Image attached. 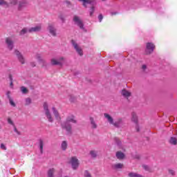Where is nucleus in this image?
Segmentation results:
<instances>
[{
    "label": "nucleus",
    "mask_w": 177,
    "mask_h": 177,
    "mask_svg": "<svg viewBox=\"0 0 177 177\" xmlns=\"http://www.w3.org/2000/svg\"><path fill=\"white\" fill-rule=\"evenodd\" d=\"M70 122H73V124H75L77 122L75 117L73 115H69L67 117L66 122L62 124V127L63 129H66L68 133H71V124Z\"/></svg>",
    "instance_id": "f257e3e1"
},
{
    "label": "nucleus",
    "mask_w": 177,
    "mask_h": 177,
    "mask_svg": "<svg viewBox=\"0 0 177 177\" xmlns=\"http://www.w3.org/2000/svg\"><path fill=\"white\" fill-rule=\"evenodd\" d=\"M44 112V114L48 121V122H53V117H52V113H50V111H49V106H48V103L44 102L43 104Z\"/></svg>",
    "instance_id": "f03ea898"
},
{
    "label": "nucleus",
    "mask_w": 177,
    "mask_h": 177,
    "mask_svg": "<svg viewBox=\"0 0 177 177\" xmlns=\"http://www.w3.org/2000/svg\"><path fill=\"white\" fill-rule=\"evenodd\" d=\"M39 31H41V25L32 27L29 29L24 28L21 30L20 35H24V34H26V32H38Z\"/></svg>",
    "instance_id": "7ed1b4c3"
},
{
    "label": "nucleus",
    "mask_w": 177,
    "mask_h": 177,
    "mask_svg": "<svg viewBox=\"0 0 177 177\" xmlns=\"http://www.w3.org/2000/svg\"><path fill=\"white\" fill-rule=\"evenodd\" d=\"M69 164H71L73 169H77V168L80 167V161L78 160V158H77V157L75 156H73L71 158Z\"/></svg>",
    "instance_id": "20e7f679"
},
{
    "label": "nucleus",
    "mask_w": 177,
    "mask_h": 177,
    "mask_svg": "<svg viewBox=\"0 0 177 177\" xmlns=\"http://www.w3.org/2000/svg\"><path fill=\"white\" fill-rule=\"evenodd\" d=\"M0 5L1 6H6V8H8V6H16V5H17V0H10L9 3L3 0H0Z\"/></svg>",
    "instance_id": "39448f33"
},
{
    "label": "nucleus",
    "mask_w": 177,
    "mask_h": 177,
    "mask_svg": "<svg viewBox=\"0 0 177 177\" xmlns=\"http://www.w3.org/2000/svg\"><path fill=\"white\" fill-rule=\"evenodd\" d=\"M64 63V57H60L59 59L53 58L51 59L53 66H62Z\"/></svg>",
    "instance_id": "423d86ee"
},
{
    "label": "nucleus",
    "mask_w": 177,
    "mask_h": 177,
    "mask_svg": "<svg viewBox=\"0 0 177 177\" xmlns=\"http://www.w3.org/2000/svg\"><path fill=\"white\" fill-rule=\"evenodd\" d=\"M154 48L156 46L152 43H147L146 49H145V53L146 55H150V53H153V51L154 50Z\"/></svg>",
    "instance_id": "0eeeda50"
},
{
    "label": "nucleus",
    "mask_w": 177,
    "mask_h": 177,
    "mask_svg": "<svg viewBox=\"0 0 177 177\" xmlns=\"http://www.w3.org/2000/svg\"><path fill=\"white\" fill-rule=\"evenodd\" d=\"M73 21L75 24L80 27L82 30H84V24L82 23V21L80 18V17L75 15L73 17Z\"/></svg>",
    "instance_id": "6e6552de"
},
{
    "label": "nucleus",
    "mask_w": 177,
    "mask_h": 177,
    "mask_svg": "<svg viewBox=\"0 0 177 177\" xmlns=\"http://www.w3.org/2000/svg\"><path fill=\"white\" fill-rule=\"evenodd\" d=\"M72 45L74 46V48L75 49L76 52L80 55V56H82L83 53H82V49L80 46H78V44L75 43V41L72 40L71 41Z\"/></svg>",
    "instance_id": "1a4fd4ad"
},
{
    "label": "nucleus",
    "mask_w": 177,
    "mask_h": 177,
    "mask_svg": "<svg viewBox=\"0 0 177 177\" xmlns=\"http://www.w3.org/2000/svg\"><path fill=\"white\" fill-rule=\"evenodd\" d=\"M15 55H16L20 63H21V64H24L25 60H24V57H23V55H21V53L17 50H15Z\"/></svg>",
    "instance_id": "9d476101"
},
{
    "label": "nucleus",
    "mask_w": 177,
    "mask_h": 177,
    "mask_svg": "<svg viewBox=\"0 0 177 177\" xmlns=\"http://www.w3.org/2000/svg\"><path fill=\"white\" fill-rule=\"evenodd\" d=\"M104 117L106 118V121L110 124V125H113L114 124V119L110 114L109 113H104Z\"/></svg>",
    "instance_id": "9b49d317"
},
{
    "label": "nucleus",
    "mask_w": 177,
    "mask_h": 177,
    "mask_svg": "<svg viewBox=\"0 0 177 177\" xmlns=\"http://www.w3.org/2000/svg\"><path fill=\"white\" fill-rule=\"evenodd\" d=\"M48 30L53 37H56V28L53 24L48 25Z\"/></svg>",
    "instance_id": "f8f14e48"
},
{
    "label": "nucleus",
    "mask_w": 177,
    "mask_h": 177,
    "mask_svg": "<svg viewBox=\"0 0 177 177\" xmlns=\"http://www.w3.org/2000/svg\"><path fill=\"white\" fill-rule=\"evenodd\" d=\"M52 110L55 119L57 120V121H60V120H62V118H60V113H59V111H57V109H56V108L55 107H53Z\"/></svg>",
    "instance_id": "ddd939ff"
},
{
    "label": "nucleus",
    "mask_w": 177,
    "mask_h": 177,
    "mask_svg": "<svg viewBox=\"0 0 177 177\" xmlns=\"http://www.w3.org/2000/svg\"><path fill=\"white\" fill-rule=\"evenodd\" d=\"M6 43L7 44V46L10 50H12L13 49V41H12V39L7 38L6 40Z\"/></svg>",
    "instance_id": "4468645a"
},
{
    "label": "nucleus",
    "mask_w": 177,
    "mask_h": 177,
    "mask_svg": "<svg viewBox=\"0 0 177 177\" xmlns=\"http://www.w3.org/2000/svg\"><path fill=\"white\" fill-rule=\"evenodd\" d=\"M27 6V2L26 1H19L18 3V10H22Z\"/></svg>",
    "instance_id": "2eb2a0df"
},
{
    "label": "nucleus",
    "mask_w": 177,
    "mask_h": 177,
    "mask_svg": "<svg viewBox=\"0 0 177 177\" xmlns=\"http://www.w3.org/2000/svg\"><path fill=\"white\" fill-rule=\"evenodd\" d=\"M113 127H115L116 128H120L121 125H122V119H118L116 121H113V123L112 124Z\"/></svg>",
    "instance_id": "dca6fc26"
},
{
    "label": "nucleus",
    "mask_w": 177,
    "mask_h": 177,
    "mask_svg": "<svg viewBox=\"0 0 177 177\" xmlns=\"http://www.w3.org/2000/svg\"><path fill=\"white\" fill-rule=\"evenodd\" d=\"M123 167H124V165H122V163H115L112 165V168L113 169H122Z\"/></svg>",
    "instance_id": "f3484780"
},
{
    "label": "nucleus",
    "mask_w": 177,
    "mask_h": 177,
    "mask_svg": "<svg viewBox=\"0 0 177 177\" xmlns=\"http://www.w3.org/2000/svg\"><path fill=\"white\" fill-rule=\"evenodd\" d=\"M90 122L93 129H96V128H97V124H96V122H95L93 118H90Z\"/></svg>",
    "instance_id": "a211bd4d"
},
{
    "label": "nucleus",
    "mask_w": 177,
    "mask_h": 177,
    "mask_svg": "<svg viewBox=\"0 0 177 177\" xmlns=\"http://www.w3.org/2000/svg\"><path fill=\"white\" fill-rule=\"evenodd\" d=\"M116 157L118 158V160H123V158L125 157V155L121 151H118L116 153Z\"/></svg>",
    "instance_id": "6ab92c4d"
},
{
    "label": "nucleus",
    "mask_w": 177,
    "mask_h": 177,
    "mask_svg": "<svg viewBox=\"0 0 177 177\" xmlns=\"http://www.w3.org/2000/svg\"><path fill=\"white\" fill-rule=\"evenodd\" d=\"M35 59L39 62V63H44V59H42L41 54H36Z\"/></svg>",
    "instance_id": "aec40b11"
},
{
    "label": "nucleus",
    "mask_w": 177,
    "mask_h": 177,
    "mask_svg": "<svg viewBox=\"0 0 177 177\" xmlns=\"http://www.w3.org/2000/svg\"><path fill=\"white\" fill-rule=\"evenodd\" d=\"M122 95L124 97H129V96H131V93L127 90H122Z\"/></svg>",
    "instance_id": "412c9836"
},
{
    "label": "nucleus",
    "mask_w": 177,
    "mask_h": 177,
    "mask_svg": "<svg viewBox=\"0 0 177 177\" xmlns=\"http://www.w3.org/2000/svg\"><path fill=\"white\" fill-rule=\"evenodd\" d=\"M79 1L82 2L85 8H86V5L92 3V0H79Z\"/></svg>",
    "instance_id": "4be33fe9"
},
{
    "label": "nucleus",
    "mask_w": 177,
    "mask_h": 177,
    "mask_svg": "<svg viewBox=\"0 0 177 177\" xmlns=\"http://www.w3.org/2000/svg\"><path fill=\"white\" fill-rule=\"evenodd\" d=\"M39 149L40 153H43L44 151V141L42 140H39Z\"/></svg>",
    "instance_id": "5701e85b"
},
{
    "label": "nucleus",
    "mask_w": 177,
    "mask_h": 177,
    "mask_svg": "<svg viewBox=\"0 0 177 177\" xmlns=\"http://www.w3.org/2000/svg\"><path fill=\"white\" fill-rule=\"evenodd\" d=\"M132 121L133 122H136V124L138 122V116L136 115V113H132Z\"/></svg>",
    "instance_id": "b1692460"
},
{
    "label": "nucleus",
    "mask_w": 177,
    "mask_h": 177,
    "mask_svg": "<svg viewBox=\"0 0 177 177\" xmlns=\"http://www.w3.org/2000/svg\"><path fill=\"white\" fill-rule=\"evenodd\" d=\"M61 147L62 149V150H66L67 149V142L66 141H63L62 145H61Z\"/></svg>",
    "instance_id": "393cba45"
},
{
    "label": "nucleus",
    "mask_w": 177,
    "mask_h": 177,
    "mask_svg": "<svg viewBox=\"0 0 177 177\" xmlns=\"http://www.w3.org/2000/svg\"><path fill=\"white\" fill-rule=\"evenodd\" d=\"M53 174H55V169H50L48 170V176L53 177Z\"/></svg>",
    "instance_id": "a878e982"
},
{
    "label": "nucleus",
    "mask_w": 177,
    "mask_h": 177,
    "mask_svg": "<svg viewBox=\"0 0 177 177\" xmlns=\"http://www.w3.org/2000/svg\"><path fill=\"white\" fill-rule=\"evenodd\" d=\"M171 145H176L177 144V140L176 138L171 137L169 140Z\"/></svg>",
    "instance_id": "bb28decb"
},
{
    "label": "nucleus",
    "mask_w": 177,
    "mask_h": 177,
    "mask_svg": "<svg viewBox=\"0 0 177 177\" xmlns=\"http://www.w3.org/2000/svg\"><path fill=\"white\" fill-rule=\"evenodd\" d=\"M21 91L22 93L26 94L28 93V90L27 89V88H26L25 86H21Z\"/></svg>",
    "instance_id": "cd10ccee"
},
{
    "label": "nucleus",
    "mask_w": 177,
    "mask_h": 177,
    "mask_svg": "<svg viewBox=\"0 0 177 177\" xmlns=\"http://www.w3.org/2000/svg\"><path fill=\"white\" fill-rule=\"evenodd\" d=\"M9 102H10V104L11 106H12V107L16 106V104H15V102L13 101V100L12 98H9Z\"/></svg>",
    "instance_id": "c85d7f7f"
},
{
    "label": "nucleus",
    "mask_w": 177,
    "mask_h": 177,
    "mask_svg": "<svg viewBox=\"0 0 177 177\" xmlns=\"http://www.w3.org/2000/svg\"><path fill=\"white\" fill-rule=\"evenodd\" d=\"M84 177H92V176L91 175V173L88 171H84Z\"/></svg>",
    "instance_id": "c756f323"
},
{
    "label": "nucleus",
    "mask_w": 177,
    "mask_h": 177,
    "mask_svg": "<svg viewBox=\"0 0 177 177\" xmlns=\"http://www.w3.org/2000/svg\"><path fill=\"white\" fill-rule=\"evenodd\" d=\"M8 122L10 124V125H12V127H15V123L13 122V120L10 118L8 119Z\"/></svg>",
    "instance_id": "7c9ffc66"
},
{
    "label": "nucleus",
    "mask_w": 177,
    "mask_h": 177,
    "mask_svg": "<svg viewBox=\"0 0 177 177\" xmlns=\"http://www.w3.org/2000/svg\"><path fill=\"white\" fill-rule=\"evenodd\" d=\"M10 80V86L11 88H13V78L12 77V75H10L9 76Z\"/></svg>",
    "instance_id": "2f4dec72"
},
{
    "label": "nucleus",
    "mask_w": 177,
    "mask_h": 177,
    "mask_svg": "<svg viewBox=\"0 0 177 177\" xmlns=\"http://www.w3.org/2000/svg\"><path fill=\"white\" fill-rule=\"evenodd\" d=\"M93 12H95V7H91L89 11L90 16H92L93 15Z\"/></svg>",
    "instance_id": "473e14b6"
},
{
    "label": "nucleus",
    "mask_w": 177,
    "mask_h": 177,
    "mask_svg": "<svg viewBox=\"0 0 177 177\" xmlns=\"http://www.w3.org/2000/svg\"><path fill=\"white\" fill-rule=\"evenodd\" d=\"M26 104L28 106V104H31V100L30 98L26 99Z\"/></svg>",
    "instance_id": "72a5a7b5"
},
{
    "label": "nucleus",
    "mask_w": 177,
    "mask_h": 177,
    "mask_svg": "<svg viewBox=\"0 0 177 177\" xmlns=\"http://www.w3.org/2000/svg\"><path fill=\"white\" fill-rule=\"evenodd\" d=\"M68 99H69L70 102H74V100H75V97L73 95H69Z\"/></svg>",
    "instance_id": "f704fd0d"
},
{
    "label": "nucleus",
    "mask_w": 177,
    "mask_h": 177,
    "mask_svg": "<svg viewBox=\"0 0 177 177\" xmlns=\"http://www.w3.org/2000/svg\"><path fill=\"white\" fill-rule=\"evenodd\" d=\"M90 154H91V157H96V151H90Z\"/></svg>",
    "instance_id": "c9c22d12"
},
{
    "label": "nucleus",
    "mask_w": 177,
    "mask_h": 177,
    "mask_svg": "<svg viewBox=\"0 0 177 177\" xmlns=\"http://www.w3.org/2000/svg\"><path fill=\"white\" fill-rule=\"evenodd\" d=\"M98 20H99L100 23H102V20H103V15H100L98 16Z\"/></svg>",
    "instance_id": "e433bc0d"
},
{
    "label": "nucleus",
    "mask_w": 177,
    "mask_h": 177,
    "mask_svg": "<svg viewBox=\"0 0 177 177\" xmlns=\"http://www.w3.org/2000/svg\"><path fill=\"white\" fill-rule=\"evenodd\" d=\"M14 132H15L17 135H20V131H17V129L16 128V127H14Z\"/></svg>",
    "instance_id": "4c0bfd02"
},
{
    "label": "nucleus",
    "mask_w": 177,
    "mask_h": 177,
    "mask_svg": "<svg viewBox=\"0 0 177 177\" xmlns=\"http://www.w3.org/2000/svg\"><path fill=\"white\" fill-rule=\"evenodd\" d=\"M1 149L2 150H6V146H5V145H3V144H1Z\"/></svg>",
    "instance_id": "58836bf2"
},
{
    "label": "nucleus",
    "mask_w": 177,
    "mask_h": 177,
    "mask_svg": "<svg viewBox=\"0 0 177 177\" xmlns=\"http://www.w3.org/2000/svg\"><path fill=\"white\" fill-rule=\"evenodd\" d=\"M142 167H143L144 169H145V171H149V166L143 165Z\"/></svg>",
    "instance_id": "ea45409f"
},
{
    "label": "nucleus",
    "mask_w": 177,
    "mask_h": 177,
    "mask_svg": "<svg viewBox=\"0 0 177 177\" xmlns=\"http://www.w3.org/2000/svg\"><path fill=\"white\" fill-rule=\"evenodd\" d=\"M169 174H171V175H174L175 171H174V170H169Z\"/></svg>",
    "instance_id": "a19ab883"
},
{
    "label": "nucleus",
    "mask_w": 177,
    "mask_h": 177,
    "mask_svg": "<svg viewBox=\"0 0 177 177\" xmlns=\"http://www.w3.org/2000/svg\"><path fill=\"white\" fill-rule=\"evenodd\" d=\"M142 70H146V68H147L146 65H142Z\"/></svg>",
    "instance_id": "79ce46f5"
},
{
    "label": "nucleus",
    "mask_w": 177,
    "mask_h": 177,
    "mask_svg": "<svg viewBox=\"0 0 177 177\" xmlns=\"http://www.w3.org/2000/svg\"><path fill=\"white\" fill-rule=\"evenodd\" d=\"M10 93V91H8V92L7 93V96L9 97V99L10 98V97L9 96Z\"/></svg>",
    "instance_id": "37998d69"
},
{
    "label": "nucleus",
    "mask_w": 177,
    "mask_h": 177,
    "mask_svg": "<svg viewBox=\"0 0 177 177\" xmlns=\"http://www.w3.org/2000/svg\"><path fill=\"white\" fill-rule=\"evenodd\" d=\"M136 131H137V132H139V127H136Z\"/></svg>",
    "instance_id": "c03bdc74"
},
{
    "label": "nucleus",
    "mask_w": 177,
    "mask_h": 177,
    "mask_svg": "<svg viewBox=\"0 0 177 177\" xmlns=\"http://www.w3.org/2000/svg\"><path fill=\"white\" fill-rule=\"evenodd\" d=\"M32 67H35V64H34V65H32Z\"/></svg>",
    "instance_id": "a18cd8bd"
},
{
    "label": "nucleus",
    "mask_w": 177,
    "mask_h": 177,
    "mask_svg": "<svg viewBox=\"0 0 177 177\" xmlns=\"http://www.w3.org/2000/svg\"><path fill=\"white\" fill-rule=\"evenodd\" d=\"M111 15H115V13H113V12H112Z\"/></svg>",
    "instance_id": "49530a36"
},
{
    "label": "nucleus",
    "mask_w": 177,
    "mask_h": 177,
    "mask_svg": "<svg viewBox=\"0 0 177 177\" xmlns=\"http://www.w3.org/2000/svg\"><path fill=\"white\" fill-rule=\"evenodd\" d=\"M118 145H120V142H118Z\"/></svg>",
    "instance_id": "de8ad7c7"
},
{
    "label": "nucleus",
    "mask_w": 177,
    "mask_h": 177,
    "mask_svg": "<svg viewBox=\"0 0 177 177\" xmlns=\"http://www.w3.org/2000/svg\"><path fill=\"white\" fill-rule=\"evenodd\" d=\"M102 1H106V0H102Z\"/></svg>",
    "instance_id": "09e8293b"
},
{
    "label": "nucleus",
    "mask_w": 177,
    "mask_h": 177,
    "mask_svg": "<svg viewBox=\"0 0 177 177\" xmlns=\"http://www.w3.org/2000/svg\"><path fill=\"white\" fill-rule=\"evenodd\" d=\"M0 104H1V102H0Z\"/></svg>",
    "instance_id": "8fccbe9b"
}]
</instances>
